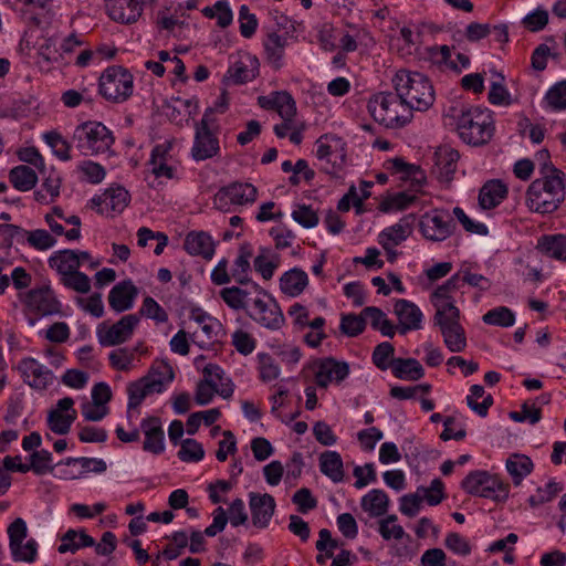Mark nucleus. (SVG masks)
Returning <instances> with one entry per match:
<instances>
[{
  "mask_svg": "<svg viewBox=\"0 0 566 566\" xmlns=\"http://www.w3.org/2000/svg\"><path fill=\"white\" fill-rule=\"evenodd\" d=\"M450 125H454L459 137L468 145L488 144L494 133L492 114L489 109L461 103L451 105L446 112Z\"/></svg>",
  "mask_w": 566,
  "mask_h": 566,
  "instance_id": "1",
  "label": "nucleus"
},
{
  "mask_svg": "<svg viewBox=\"0 0 566 566\" xmlns=\"http://www.w3.org/2000/svg\"><path fill=\"white\" fill-rule=\"evenodd\" d=\"M541 174L543 177L528 186L526 205L530 210L545 214L554 212L565 199V174L547 164Z\"/></svg>",
  "mask_w": 566,
  "mask_h": 566,
  "instance_id": "2",
  "label": "nucleus"
},
{
  "mask_svg": "<svg viewBox=\"0 0 566 566\" xmlns=\"http://www.w3.org/2000/svg\"><path fill=\"white\" fill-rule=\"evenodd\" d=\"M392 85L398 96L410 111L426 112L436 99L430 80L422 73L399 70L392 77Z\"/></svg>",
  "mask_w": 566,
  "mask_h": 566,
  "instance_id": "3",
  "label": "nucleus"
},
{
  "mask_svg": "<svg viewBox=\"0 0 566 566\" xmlns=\"http://www.w3.org/2000/svg\"><path fill=\"white\" fill-rule=\"evenodd\" d=\"M368 111L373 118L386 128H401L413 117L397 91L374 94L368 101Z\"/></svg>",
  "mask_w": 566,
  "mask_h": 566,
  "instance_id": "4",
  "label": "nucleus"
},
{
  "mask_svg": "<svg viewBox=\"0 0 566 566\" xmlns=\"http://www.w3.org/2000/svg\"><path fill=\"white\" fill-rule=\"evenodd\" d=\"M174 380V371L169 364L156 361L149 369V373L140 379L128 384V403L127 416L130 418L133 411L137 410L144 399L151 394H160L165 385Z\"/></svg>",
  "mask_w": 566,
  "mask_h": 566,
  "instance_id": "5",
  "label": "nucleus"
},
{
  "mask_svg": "<svg viewBox=\"0 0 566 566\" xmlns=\"http://www.w3.org/2000/svg\"><path fill=\"white\" fill-rule=\"evenodd\" d=\"M73 142L82 155L98 156L111 151L115 137L103 123L88 120L76 126Z\"/></svg>",
  "mask_w": 566,
  "mask_h": 566,
  "instance_id": "6",
  "label": "nucleus"
},
{
  "mask_svg": "<svg viewBox=\"0 0 566 566\" xmlns=\"http://www.w3.org/2000/svg\"><path fill=\"white\" fill-rule=\"evenodd\" d=\"M252 290L256 295L247 308L248 316L268 329L281 328L284 316L275 300L258 283H252Z\"/></svg>",
  "mask_w": 566,
  "mask_h": 566,
  "instance_id": "7",
  "label": "nucleus"
},
{
  "mask_svg": "<svg viewBox=\"0 0 566 566\" xmlns=\"http://www.w3.org/2000/svg\"><path fill=\"white\" fill-rule=\"evenodd\" d=\"M98 87L105 99L123 103L133 94L134 77L127 69L112 65L102 73Z\"/></svg>",
  "mask_w": 566,
  "mask_h": 566,
  "instance_id": "8",
  "label": "nucleus"
},
{
  "mask_svg": "<svg viewBox=\"0 0 566 566\" xmlns=\"http://www.w3.org/2000/svg\"><path fill=\"white\" fill-rule=\"evenodd\" d=\"M461 488L470 495L495 501L507 497L509 486L497 475L485 470L471 471L461 482Z\"/></svg>",
  "mask_w": 566,
  "mask_h": 566,
  "instance_id": "9",
  "label": "nucleus"
},
{
  "mask_svg": "<svg viewBox=\"0 0 566 566\" xmlns=\"http://www.w3.org/2000/svg\"><path fill=\"white\" fill-rule=\"evenodd\" d=\"M433 324L439 327L444 345L450 352L461 353L465 349V331L460 324V311L457 306H448L447 311H436Z\"/></svg>",
  "mask_w": 566,
  "mask_h": 566,
  "instance_id": "10",
  "label": "nucleus"
},
{
  "mask_svg": "<svg viewBox=\"0 0 566 566\" xmlns=\"http://www.w3.org/2000/svg\"><path fill=\"white\" fill-rule=\"evenodd\" d=\"M212 108L206 109L202 118L195 125L191 157L196 161L213 158L220 153L219 138L212 132Z\"/></svg>",
  "mask_w": 566,
  "mask_h": 566,
  "instance_id": "11",
  "label": "nucleus"
},
{
  "mask_svg": "<svg viewBox=\"0 0 566 566\" xmlns=\"http://www.w3.org/2000/svg\"><path fill=\"white\" fill-rule=\"evenodd\" d=\"M316 157L321 163V170L336 176L345 163L344 144L338 137L322 136L317 142Z\"/></svg>",
  "mask_w": 566,
  "mask_h": 566,
  "instance_id": "12",
  "label": "nucleus"
},
{
  "mask_svg": "<svg viewBox=\"0 0 566 566\" xmlns=\"http://www.w3.org/2000/svg\"><path fill=\"white\" fill-rule=\"evenodd\" d=\"M256 188L248 182H232L220 188L213 197V206L221 211H229L231 206H244L256 200Z\"/></svg>",
  "mask_w": 566,
  "mask_h": 566,
  "instance_id": "13",
  "label": "nucleus"
},
{
  "mask_svg": "<svg viewBox=\"0 0 566 566\" xmlns=\"http://www.w3.org/2000/svg\"><path fill=\"white\" fill-rule=\"evenodd\" d=\"M139 324L138 314H127L115 324L107 326L105 323L97 327V338L102 346H117L127 342Z\"/></svg>",
  "mask_w": 566,
  "mask_h": 566,
  "instance_id": "14",
  "label": "nucleus"
},
{
  "mask_svg": "<svg viewBox=\"0 0 566 566\" xmlns=\"http://www.w3.org/2000/svg\"><path fill=\"white\" fill-rule=\"evenodd\" d=\"M419 228L427 240L440 242L452 235L455 224L448 211L436 209L421 217Z\"/></svg>",
  "mask_w": 566,
  "mask_h": 566,
  "instance_id": "15",
  "label": "nucleus"
},
{
  "mask_svg": "<svg viewBox=\"0 0 566 566\" xmlns=\"http://www.w3.org/2000/svg\"><path fill=\"white\" fill-rule=\"evenodd\" d=\"M311 367L316 370L315 381L322 388H326L332 381H343L349 374V365L333 357L318 359Z\"/></svg>",
  "mask_w": 566,
  "mask_h": 566,
  "instance_id": "16",
  "label": "nucleus"
},
{
  "mask_svg": "<svg viewBox=\"0 0 566 566\" xmlns=\"http://www.w3.org/2000/svg\"><path fill=\"white\" fill-rule=\"evenodd\" d=\"M18 370L24 382L36 390H45L53 381V373L32 357L19 361Z\"/></svg>",
  "mask_w": 566,
  "mask_h": 566,
  "instance_id": "17",
  "label": "nucleus"
},
{
  "mask_svg": "<svg viewBox=\"0 0 566 566\" xmlns=\"http://www.w3.org/2000/svg\"><path fill=\"white\" fill-rule=\"evenodd\" d=\"M76 419L74 400L71 397H64L56 402V407L48 413V427L56 434L69 433L72 423Z\"/></svg>",
  "mask_w": 566,
  "mask_h": 566,
  "instance_id": "18",
  "label": "nucleus"
},
{
  "mask_svg": "<svg viewBox=\"0 0 566 566\" xmlns=\"http://www.w3.org/2000/svg\"><path fill=\"white\" fill-rule=\"evenodd\" d=\"M27 306L42 316L61 313V302L50 285L32 289L27 295Z\"/></svg>",
  "mask_w": 566,
  "mask_h": 566,
  "instance_id": "19",
  "label": "nucleus"
},
{
  "mask_svg": "<svg viewBox=\"0 0 566 566\" xmlns=\"http://www.w3.org/2000/svg\"><path fill=\"white\" fill-rule=\"evenodd\" d=\"M130 196L124 187H112L101 196L92 198V207L101 214H108L109 211L119 213L128 205Z\"/></svg>",
  "mask_w": 566,
  "mask_h": 566,
  "instance_id": "20",
  "label": "nucleus"
},
{
  "mask_svg": "<svg viewBox=\"0 0 566 566\" xmlns=\"http://www.w3.org/2000/svg\"><path fill=\"white\" fill-rule=\"evenodd\" d=\"M249 497L253 525L258 528L268 527L276 506L274 497L268 493L259 494L253 492L249 494Z\"/></svg>",
  "mask_w": 566,
  "mask_h": 566,
  "instance_id": "21",
  "label": "nucleus"
},
{
  "mask_svg": "<svg viewBox=\"0 0 566 566\" xmlns=\"http://www.w3.org/2000/svg\"><path fill=\"white\" fill-rule=\"evenodd\" d=\"M415 216L408 214L401 218L397 223L384 229L378 235V242L386 252L390 247H395L407 240L413 230Z\"/></svg>",
  "mask_w": 566,
  "mask_h": 566,
  "instance_id": "22",
  "label": "nucleus"
},
{
  "mask_svg": "<svg viewBox=\"0 0 566 566\" xmlns=\"http://www.w3.org/2000/svg\"><path fill=\"white\" fill-rule=\"evenodd\" d=\"M105 7L112 20L120 23H134L142 15L140 0H105Z\"/></svg>",
  "mask_w": 566,
  "mask_h": 566,
  "instance_id": "23",
  "label": "nucleus"
},
{
  "mask_svg": "<svg viewBox=\"0 0 566 566\" xmlns=\"http://www.w3.org/2000/svg\"><path fill=\"white\" fill-rule=\"evenodd\" d=\"M140 429L145 436L143 450L154 454L163 453L165 450V433L160 419L154 416L147 417L142 420Z\"/></svg>",
  "mask_w": 566,
  "mask_h": 566,
  "instance_id": "24",
  "label": "nucleus"
},
{
  "mask_svg": "<svg viewBox=\"0 0 566 566\" xmlns=\"http://www.w3.org/2000/svg\"><path fill=\"white\" fill-rule=\"evenodd\" d=\"M394 312L398 317L400 334H406L409 331L421 328L422 312L412 302L408 300H398L394 305Z\"/></svg>",
  "mask_w": 566,
  "mask_h": 566,
  "instance_id": "25",
  "label": "nucleus"
},
{
  "mask_svg": "<svg viewBox=\"0 0 566 566\" xmlns=\"http://www.w3.org/2000/svg\"><path fill=\"white\" fill-rule=\"evenodd\" d=\"M138 295L137 287L130 280L119 282L114 285L108 294V304L112 310L122 313L134 306L135 298Z\"/></svg>",
  "mask_w": 566,
  "mask_h": 566,
  "instance_id": "26",
  "label": "nucleus"
},
{
  "mask_svg": "<svg viewBox=\"0 0 566 566\" xmlns=\"http://www.w3.org/2000/svg\"><path fill=\"white\" fill-rule=\"evenodd\" d=\"M185 250L191 255H199L206 260L212 259L214 254V242L211 237L203 231L189 232L184 243Z\"/></svg>",
  "mask_w": 566,
  "mask_h": 566,
  "instance_id": "27",
  "label": "nucleus"
},
{
  "mask_svg": "<svg viewBox=\"0 0 566 566\" xmlns=\"http://www.w3.org/2000/svg\"><path fill=\"white\" fill-rule=\"evenodd\" d=\"M258 60L247 56L245 60H238L231 64L224 75V78L232 84L239 85L252 81L256 76Z\"/></svg>",
  "mask_w": 566,
  "mask_h": 566,
  "instance_id": "28",
  "label": "nucleus"
},
{
  "mask_svg": "<svg viewBox=\"0 0 566 566\" xmlns=\"http://www.w3.org/2000/svg\"><path fill=\"white\" fill-rule=\"evenodd\" d=\"M307 285L308 275L300 268H293L284 272L280 277V289L282 293L291 297L301 295Z\"/></svg>",
  "mask_w": 566,
  "mask_h": 566,
  "instance_id": "29",
  "label": "nucleus"
},
{
  "mask_svg": "<svg viewBox=\"0 0 566 566\" xmlns=\"http://www.w3.org/2000/svg\"><path fill=\"white\" fill-rule=\"evenodd\" d=\"M507 196V187L499 179L485 182L479 192V205L482 209H492L499 206Z\"/></svg>",
  "mask_w": 566,
  "mask_h": 566,
  "instance_id": "30",
  "label": "nucleus"
},
{
  "mask_svg": "<svg viewBox=\"0 0 566 566\" xmlns=\"http://www.w3.org/2000/svg\"><path fill=\"white\" fill-rule=\"evenodd\" d=\"M460 158L459 151L454 148L442 145L439 146L434 153V163L439 170V178L441 180H450L457 169V163Z\"/></svg>",
  "mask_w": 566,
  "mask_h": 566,
  "instance_id": "31",
  "label": "nucleus"
},
{
  "mask_svg": "<svg viewBox=\"0 0 566 566\" xmlns=\"http://www.w3.org/2000/svg\"><path fill=\"white\" fill-rule=\"evenodd\" d=\"M460 282V273H455L432 292L430 300L436 311L443 310L442 307L447 311L448 306H455L451 294L459 290Z\"/></svg>",
  "mask_w": 566,
  "mask_h": 566,
  "instance_id": "32",
  "label": "nucleus"
},
{
  "mask_svg": "<svg viewBox=\"0 0 566 566\" xmlns=\"http://www.w3.org/2000/svg\"><path fill=\"white\" fill-rule=\"evenodd\" d=\"M214 394H218L223 398L231 397L233 394V386L230 380H228L227 384H221L220 388L218 387V384L213 382L211 379L200 381L196 390V402L199 406H206L212 400Z\"/></svg>",
  "mask_w": 566,
  "mask_h": 566,
  "instance_id": "33",
  "label": "nucleus"
},
{
  "mask_svg": "<svg viewBox=\"0 0 566 566\" xmlns=\"http://www.w3.org/2000/svg\"><path fill=\"white\" fill-rule=\"evenodd\" d=\"M536 249L544 255L566 261V235L545 234L537 240Z\"/></svg>",
  "mask_w": 566,
  "mask_h": 566,
  "instance_id": "34",
  "label": "nucleus"
},
{
  "mask_svg": "<svg viewBox=\"0 0 566 566\" xmlns=\"http://www.w3.org/2000/svg\"><path fill=\"white\" fill-rule=\"evenodd\" d=\"M391 371L396 378L403 380L416 381L424 376V369L416 358L392 359Z\"/></svg>",
  "mask_w": 566,
  "mask_h": 566,
  "instance_id": "35",
  "label": "nucleus"
},
{
  "mask_svg": "<svg viewBox=\"0 0 566 566\" xmlns=\"http://www.w3.org/2000/svg\"><path fill=\"white\" fill-rule=\"evenodd\" d=\"M252 256V249L250 244H242L239 249V254L233 262L231 270V277L240 285L251 284L252 281L249 276L251 270L250 259Z\"/></svg>",
  "mask_w": 566,
  "mask_h": 566,
  "instance_id": "36",
  "label": "nucleus"
},
{
  "mask_svg": "<svg viewBox=\"0 0 566 566\" xmlns=\"http://www.w3.org/2000/svg\"><path fill=\"white\" fill-rule=\"evenodd\" d=\"M361 509L371 517H379L387 513L389 507V497L385 491L374 489L361 497Z\"/></svg>",
  "mask_w": 566,
  "mask_h": 566,
  "instance_id": "37",
  "label": "nucleus"
},
{
  "mask_svg": "<svg viewBox=\"0 0 566 566\" xmlns=\"http://www.w3.org/2000/svg\"><path fill=\"white\" fill-rule=\"evenodd\" d=\"M319 470L333 482L338 483L344 479L343 460L336 451H325L319 455Z\"/></svg>",
  "mask_w": 566,
  "mask_h": 566,
  "instance_id": "38",
  "label": "nucleus"
},
{
  "mask_svg": "<svg viewBox=\"0 0 566 566\" xmlns=\"http://www.w3.org/2000/svg\"><path fill=\"white\" fill-rule=\"evenodd\" d=\"M49 265L60 274V277L80 269V263L77 255L75 254V250L69 249L54 252L49 258Z\"/></svg>",
  "mask_w": 566,
  "mask_h": 566,
  "instance_id": "39",
  "label": "nucleus"
},
{
  "mask_svg": "<svg viewBox=\"0 0 566 566\" xmlns=\"http://www.w3.org/2000/svg\"><path fill=\"white\" fill-rule=\"evenodd\" d=\"M57 551L61 554L67 552H76L82 547H91L95 545V541L92 536L85 533V531L76 532L75 530H69L61 538Z\"/></svg>",
  "mask_w": 566,
  "mask_h": 566,
  "instance_id": "40",
  "label": "nucleus"
},
{
  "mask_svg": "<svg viewBox=\"0 0 566 566\" xmlns=\"http://www.w3.org/2000/svg\"><path fill=\"white\" fill-rule=\"evenodd\" d=\"M9 180L17 190L29 191L36 185L38 176L29 166L20 165L10 170Z\"/></svg>",
  "mask_w": 566,
  "mask_h": 566,
  "instance_id": "41",
  "label": "nucleus"
},
{
  "mask_svg": "<svg viewBox=\"0 0 566 566\" xmlns=\"http://www.w3.org/2000/svg\"><path fill=\"white\" fill-rule=\"evenodd\" d=\"M286 46V38L277 33H270L264 41V49L269 62L275 67L282 66V57Z\"/></svg>",
  "mask_w": 566,
  "mask_h": 566,
  "instance_id": "42",
  "label": "nucleus"
},
{
  "mask_svg": "<svg viewBox=\"0 0 566 566\" xmlns=\"http://www.w3.org/2000/svg\"><path fill=\"white\" fill-rule=\"evenodd\" d=\"M532 469L533 462L526 455L513 454L506 461V470L515 484H520L532 472Z\"/></svg>",
  "mask_w": 566,
  "mask_h": 566,
  "instance_id": "43",
  "label": "nucleus"
},
{
  "mask_svg": "<svg viewBox=\"0 0 566 566\" xmlns=\"http://www.w3.org/2000/svg\"><path fill=\"white\" fill-rule=\"evenodd\" d=\"M251 293L248 290L239 286L224 287L220 291V297L222 301L233 310H244L249 307L248 296Z\"/></svg>",
  "mask_w": 566,
  "mask_h": 566,
  "instance_id": "44",
  "label": "nucleus"
},
{
  "mask_svg": "<svg viewBox=\"0 0 566 566\" xmlns=\"http://www.w3.org/2000/svg\"><path fill=\"white\" fill-rule=\"evenodd\" d=\"M9 549L14 562L32 564L38 558L39 545L34 538H29L25 543L10 546Z\"/></svg>",
  "mask_w": 566,
  "mask_h": 566,
  "instance_id": "45",
  "label": "nucleus"
},
{
  "mask_svg": "<svg viewBox=\"0 0 566 566\" xmlns=\"http://www.w3.org/2000/svg\"><path fill=\"white\" fill-rule=\"evenodd\" d=\"M546 107L553 112L566 109V80L553 85L544 97Z\"/></svg>",
  "mask_w": 566,
  "mask_h": 566,
  "instance_id": "46",
  "label": "nucleus"
},
{
  "mask_svg": "<svg viewBox=\"0 0 566 566\" xmlns=\"http://www.w3.org/2000/svg\"><path fill=\"white\" fill-rule=\"evenodd\" d=\"M495 80L492 82L489 91V102L493 105L509 106L513 103L510 92L503 85L504 76L501 73H494Z\"/></svg>",
  "mask_w": 566,
  "mask_h": 566,
  "instance_id": "47",
  "label": "nucleus"
},
{
  "mask_svg": "<svg viewBox=\"0 0 566 566\" xmlns=\"http://www.w3.org/2000/svg\"><path fill=\"white\" fill-rule=\"evenodd\" d=\"M270 250L266 248H261L260 253L255 256L253 261L254 270L261 274V276L269 281L273 277L274 271L279 266V256L271 259L269 256Z\"/></svg>",
  "mask_w": 566,
  "mask_h": 566,
  "instance_id": "48",
  "label": "nucleus"
},
{
  "mask_svg": "<svg viewBox=\"0 0 566 566\" xmlns=\"http://www.w3.org/2000/svg\"><path fill=\"white\" fill-rule=\"evenodd\" d=\"M366 327V322L364 318V315L355 314V313H348V314H342L340 316V324H339V331L348 336V337H356L360 335Z\"/></svg>",
  "mask_w": 566,
  "mask_h": 566,
  "instance_id": "49",
  "label": "nucleus"
},
{
  "mask_svg": "<svg viewBox=\"0 0 566 566\" xmlns=\"http://www.w3.org/2000/svg\"><path fill=\"white\" fill-rule=\"evenodd\" d=\"M482 319L488 325L510 327L515 322V315L509 307L499 306L486 312Z\"/></svg>",
  "mask_w": 566,
  "mask_h": 566,
  "instance_id": "50",
  "label": "nucleus"
},
{
  "mask_svg": "<svg viewBox=\"0 0 566 566\" xmlns=\"http://www.w3.org/2000/svg\"><path fill=\"white\" fill-rule=\"evenodd\" d=\"M256 358L260 379L262 381L269 382L279 378L281 370L271 355L266 353H259Z\"/></svg>",
  "mask_w": 566,
  "mask_h": 566,
  "instance_id": "51",
  "label": "nucleus"
},
{
  "mask_svg": "<svg viewBox=\"0 0 566 566\" xmlns=\"http://www.w3.org/2000/svg\"><path fill=\"white\" fill-rule=\"evenodd\" d=\"M60 282L64 287L81 294H86L91 291L90 277L78 270L61 276Z\"/></svg>",
  "mask_w": 566,
  "mask_h": 566,
  "instance_id": "52",
  "label": "nucleus"
},
{
  "mask_svg": "<svg viewBox=\"0 0 566 566\" xmlns=\"http://www.w3.org/2000/svg\"><path fill=\"white\" fill-rule=\"evenodd\" d=\"M137 350L138 347L133 349L123 347L111 352L108 355L111 366L120 371H128L132 368V363Z\"/></svg>",
  "mask_w": 566,
  "mask_h": 566,
  "instance_id": "53",
  "label": "nucleus"
},
{
  "mask_svg": "<svg viewBox=\"0 0 566 566\" xmlns=\"http://www.w3.org/2000/svg\"><path fill=\"white\" fill-rule=\"evenodd\" d=\"M205 457L202 444L195 439H185L178 451V458L184 462H198Z\"/></svg>",
  "mask_w": 566,
  "mask_h": 566,
  "instance_id": "54",
  "label": "nucleus"
},
{
  "mask_svg": "<svg viewBox=\"0 0 566 566\" xmlns=\"http://www.w3.org/2000/svg\"><path fill=\"white\" fill-rule=\"evenodd\" d=\"M25 240L35 250L44 251L55 245L56 240L44 229L27 231Z\"/></svg>",
  "mask_w": 566,
  "mask_h": 566,
  "instance_id": "55",
  "label": "nucleus"
},
{
  "mask_svg": "<svg viewBox=\"0 0 566 566\" xmlns=\"http://www.w3.org/2000/svg\"><path fill=\"white\" fill-rule=\"evenodd\" d=\"M275 109L285 122H292L296 114V104L292 95L286 91L276 92Z\"/></svg>",
  "mask_w": 566,
  "mask_h": 566,
  "instance_id": "56",
  "label": "nucleus"
},
{
  "mask_svg": "<svg viewBox=\"0 0 566 566\" xmlns=\"http://www.w3.org/2000/svg\"><path fill=\"white\" fill-rule=\"evenodd\" d=\"M394 345L389 342H382L375 347L371 359L377 368L380 370H386L389 368V366L391 367V363H389V360L394 359Z\"/></svg>",
  "mask_w": 566,
  "mask_h": 566,
  "instance_id": "57",
  "label": "nucleus"
},
{
  "mask_svg": "<svg viewBox=\"0 0 566 566\" xmlns=\"http://www.w3.org/2000/svg\"><path fill=\"white\" fill-rule=\"evenodd\" d=\"M77 463L82 468V471L78 472L80 474L84 472L103 473L107 469L106 462L96 458H67L59 464L71 465Z\"/></svg>",
  "mask_w": 566,
  "mask_h": 566,
  "instance_id": "58",
  "label": "nucleus"
},
{
  "mask_svg": "<svg viewBox=\"0 0 566 566\" xmlns=\"http://www.w3.org/2000/svg\"><path fill=\"white\" fill-rule=\"evenodd\" d=\"M138 315L139 317L144 315L156 321L157 323H165L168 321V314L166 311L158 304L156 300L150 296H147L144 300Z\"/></svg>",
  "mask_w": 566,
  "mask_h": 566,
  "instance_id": "59",
  "label": "nucleus"
},
{
  "mask_svg": "<svg viewBox=\"0 0 566 566\" xmlns=\"http://www.w3.org/2000/svg\"><path fill=\"white\" fill-rule=\"evenodd\" d=\"M31 463L28 464L31 467V470L38 474H44L45 472H51L53 470L52 454L48 450L34 451L30 455Z\"/></svg>",
  "mask_w": 566,
  "mask_h": 566,
  "instance_id": "60",
  "label": "nucleus"
},
{
  "mask_svg": "<svg viewBox=\"0 0 566 566\" xmlns=\"http://www.w3.org/2000/svg\"><path fill=\"white\" fill-rule=\"evenodd\" d=\"M416 199L417 197L415 195L401 191L384 200L380 205V209L384 212H387L391 209L403 210L408 208L412 202H415Z\"/></svg>",
  "mask_w": 566,
  "mask_h": 566,
  "instance_id": "61",
  "label": "nucleus"
},
{
  "mask_svg": "<svg viewBox=\"0 0 566 566\" xmlns=\"http://www.w3.org/2000/svg\"><path fill=\"white\" fill-rule=\"evenodd\" d=\"M240 33L243 38H251L258 28V19L250 13L248 6L243 4L239 10Z\"/></svg>",
  "mask_w": 566,
  "mask_h": 566,
  "instance_id": "62",
  "label": "nucleus"
},
{
  "mask_svg": "<svg viewBox=\"0 0 566 566\" xmlns=\"http://www.w3.org/2000/svg\"><path fill=\"white\" fill-rule=\"evenodd\" d=\"M522 22L527 30L538 32L547 25L548 12L545 9L537 8L533 12L528 13Z\"/></svg>",
  "mask_w": 566,
  "mask_h": 566,
  "instance_id": "63",
  "label": "nucleus"
},
{
  "mask_svg": "<svg viewBox=\"0 0 566 566\" xmlns=\"http://www.w3.org/2000/svg\"><path fill=\"white\" fill-rule=\"evenodd\" d=\"M232 345L242 355L251 354L255 348V339L242 329H238L232 334Z\"/></svg>",
  "mask_w": 566,
  "mask_h": 566,
  "instance_id": "64",
  "label": "nucleus"
}]
</instances>
